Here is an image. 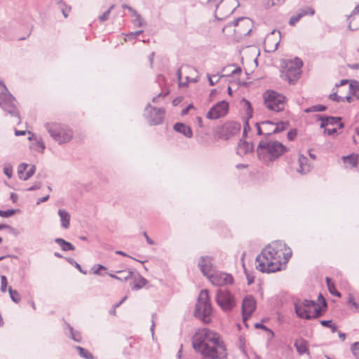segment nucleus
<instances>
[{
    "mask_svg": "<svg viewBox=\"0 0 359 359\" xmlns=\"http://www.w3.org/2000/svg\"><path fill=\"white\" fill-rule=\"evenodd\" d=\"M294 346L299 354L302 355L306 353H309L307 342L306 340L303 339L297 340L294 343Z\"/></svg>",
    "mask_w": 359,
    "mask_h": 359,
    "instance_id": "obj_28",
    "label": "nucleus"
},
{
    "mask_svg": "<svg viewBox=\"0 0 359 359\" xmlns=\"http://www.w3.org/2000/svg\"><path fill=\"white\" fill-rule=\"evenodd\" d=\"M212 313V308L210 304L208 291L207 290H201L196 304L194 314L203 323L207 324L211 321L210 316Z\"/></svg>",
    "mask_w": 359,
    "mask_h": 359,
    "instance_id": "obj_8",
    "label": "nucleus"
},
{
    "mask_svg": "<svg viewBox=\"0 0 359 359\" xmlns=\"http://www.w3.org/2000/svg\"><path fill=\"white\" fill-rule=\"evenodd\" d=\"M44 128L53 140L58 144H67L73 139V130L65 124L49 122L44 124Z\"/></svg>",
    "mask_w": 359,
    "mask_h": 359,
    "instance_id": "obj_4",
    "label": "nucleus"
},
{
    "mask_svg": "<svg viewBox=\"0 0 359 359\" xmlns=\"http://www.w3.org/2000/svg\"><path fill=\"white\" fill-rule=\"evenodd\" d=\"M198 266L203 274L208 277L211 273L215 271L210 257H201L198 262Z\"/></svg>",
    "mask_w": 359,
    "mask_h": 359,
    "instance_id": "obj_19",
    "label": "nucleus"
},
{
    "mask_svg": "<svg viewBox=\"0 0 359 359\" xmlns=\"http://www.w3.org/2000/svg\"><path fill=\"white\" fill-rule=\"evenodd\" d=\"M143 236H144L145 239H146V241L147 242L148 244L149 245H154V241L153 240H151L147 235V232H144L143 233Z\"/></svg>",
    "mask_w": 359,
    "mask_h": 359,
    "instance_id": "obj_62",
    "label": "nucleus"
},
{
    "mask_svg": "<svg viewBox=\"0 0 359 359\" xmlns=\"http://www.w3.org/2000/svg\"><path fill=\"white\" fill-rule=\"evenodd\" d=\"M208 81H209L210 86H211L216 84L219 80V78H217V75L210 76V74H208Z\"/></svg>",
    "mask_w": 359,
    "mask_h": 359,
    "instance_id": "obj_53",
    "label": "nucleus"
},
{
    "mask_svg": "<svg viewBox=\"0 0 359 359\" xmlns=\"http://www.w3.org/2000/svg\"><path fill=\"white\" fill-rule=\"evenodd\" d=\"M70 7L65 6V8H62V12L65 18H67L68 15V13L70 11Z\"/></svg>",
    "mask_w": 359,
    "mask_h": 359,
    "instance_id": "obj_64",
    "label": "nucleus"
},
{
    "mask_svg": "<svg viewBox=\"0 0 359 359\" xmlns=\"http://www.w3.org/2000/svg\"><path fill=\"white\" fill-rule=\"evenodd\" d=\"M28 167H29V165L27 163H22L18 165V175L20 180H26V178H25L26 172H25L27 170Z\"/></svg>",
    "mask_w": 359,
    "mask_h": 359,
    "instance_id": "obj_35",
    "label": "nucleus"
},
{
    "mask_svg": "<svg viewBox=\"0 0 359 359\" xmlns=\"http://www.w3.org/2000/svg\"><path fill=\"white\" fill-rule=\"evenodd\" d=\"M275 34L276 30H273L265 39L264 45L268 48L269 52L276 50L280 41V32H277V36H275Z\"/></svg>",
    "mask_w": 359,
    "mask_h": 359,
    "instance_id": "obj_17",
    "label": "nucleus"
},
{
    "mask_svg": "<svg viewBox=\"0 0 359 359\" xmlns=\"http://www.w3.org/2000/svg\"><path fill=\"white\" fill-rule=\"evenodd\" d=\"M135 38H136V36L134 34V33L133 32H130V33H129V34L126 35L125 41H130V40H133V39H134Z\"/></svg>",
    "mask_w": 359,
    "mask_h": 359,
    "instance_id": "obj_60",
    "label": "nucleus"
},
{
    "mask_svg": "<svg viewBox=\"0 0 359 359\" xmlns=\"http://www.w3.org/2000/svg\"><path fill=\"white\" fill-rule=\"evenodd\" d=\"M67 260L70 263L72 264V265H74L76 269H78L79 270V271L83 274H86L87 272L86 271H83L80 264H79L76 262H75L73 259L72 258H67Z\"/></svg>",
    "mask_w": 359,
    "mask_h": 359,
    "instance_id": "obj_52",
    "label": "nucleus"
},
{
    "mask_svg": "<svg viewBox=\"0 0 359 359\" xmlns=\"http://www.w3.org/2000/svg\"><path fill=\"white\" fill-rule=\"evenodd\" d=\"M122 7H123V8L127 9L129 11H130L132 15L136 14V11L135 9H133L132 7H130V6H128L127 4H123V5H122Z\"/></svg>",
    "mask_w": 359,
    "mask_h": 359,
    "instance_id": "obj_63",
    "label": "nucleus"
},
{
    "mask_svg": "<svg viewBox=\"0 0 359 359\" xmlns=\"http://www.w3.org/2000/svg\"><path fill=\"white\" fill-rule=\"evenodd\" d=\"M41 187V182H36L32 187L27 189V191H34L39 189Z\"/></svg>",
    "mask_w": 359,
    "mask_h": 359,
    "instance_id": "obj_55",
    "label": "nucleus"
},
{
    "mask_svg": "<svg viewBox=\"0 0 359 359\" xmlns=\"http://www.w3.org/2000/svg\"><path fill=\"white\" fill-rule=\"evenodd\" d=\"M320 120V128H325L327 125L334 126L336 124L339 125V128H342L344 127V123L341 122L340 117L327 116L321 118Z\"/></svg>",
    "mask_w": 359,
    "mask_h": 359,
    "instance_id": "obj_23",
    "label": "nucleus"
},
{
    "mask_svg": "<svg viewBox=\"0 0 359 359\" xmlns=\"http://www.w3.org/2000/svg\"><path fill=\"white\" fill-rule=\"evenodd\" d=\"M302 17L301 16V14H299L297 11L295 15H292L290 20H289V24L291 26H294L297 22H298L300 19L302 18Z\"/></svg>",
    "mask_w": 359,
    "mask_h": 359,
    "instance_id": "obj_45",
    "label": "nucleus"
},
{
    "mask_svg": "<svg viewBox=\"0 0 359 359\" xmlns=\"http://www.w3.org/2000/svg\"><path fill=\"white\" fill-rule=\"evenodd\" d=\"M169 93V91H166L165 93H160L156 97H153L152 99V102H157V100L158 98H161V97H165Z\"/></svg>",
    "mask_w": 359,
    "mask_h": 359,
    "instance_id": "obj_58",
    "label": "nucleus"
},
{
    "mask_svg": "<svg viewBox=\"0 0 359 359\" xmlns=\"http://www.w3.org/2000/svg\"><path fill=\"white\" fill-rule=\"evenodd\" d=\"M133 16L135 17V18L133 20V23L135 27H140L144 24V20L142 18V16L137 13L136 11V14H133Z\"/></svg>",
    "mask_w": 359,
    "mask_h": 359,
    "instance_id": "obj_43",
    "label": "nucleus"
},
{
    "mask_svg": "<svg viewBox=\"0 0 359 359\" xmlns=\"http://www.w3.org/2000/svg\"><path fill=\"white\" fill-rule=\"evenodd\" d=\"M303 65L302 61L295 57L293 60H284L282 61L280 77L290 83L295 82L301 74V68Z\"/></svg>",
    "mask_w": 359,
    "mask_h": 359,
    "instance_id": "obj_6",
    "label": "nucleus"
},
{
    "mask_svg": "<svg viewBox=\"0 0 359 359\" xmlns=\"http://www.w3.org/2000/svg\"><path fill=\"white\" fill-rule=\"evenodd\" d=\"M329 98L333 101L339 102L344 101V97L337 95V93H333L329 95Z\"/></svg>",
    "mask_w": 359,
    "mask_h": 359,
    "instance_id": "obj_54",
    "label": "nucleus"
},
{
    "mask_svg": "<svg viewBox=\"0 0 359 359\" xmlns=\"http://www.w3.org/2000/svg\"><path fill=\"white\" fill-rule=\"evenodd\" d=\"M252 149V144H250L246 141L240 140L236 148V153L239 156H243L251 152Z\"/></svg>",
    "mask_w": 359,
    "mask_h": 359,
    "instance_id": "obj_21",
    "label": "nucleus"
},
{
    "mask_svg": "<svg viewBox=\"0 0 359 359\" xmlns=\"http://www.w3.org/2000/svg\"><path fill=\"white\" fill-rule=\"evenodd\" d=\"M348 88L349 94L359 98V83L358 81L351 82Z\"/></svg>",
    "mask_w": 359,
    "mask_h": 359,
    "instance_id": "obj_32",
    "label": "nucleus"
},
{
    "mask_svg": "<svg viewBox=\"0 0 359 359\" xmlns=\"http://www.w3.org/2000/svg\"><path fill=\"white\" fill-rule=\"evenodd\" d=\"M275 123L270 121H265L261 123H256L255 127L257 135L268 136L275 133Z\"/></svg>",
    "mask_w": 359,
    "mask_h": 359,
    "instance_id": "obj_18",
    "label": "nucleus"
},
{
    "mask_svg": "<svg viewBox=\"0 0 359 359\" xmlns=\"http://www.w3.org/2000/svg\"><path fill=\"white\" fill-rule=\"evenodd\" d=\"M239 23H241V27L246 26L249 27L250 26V19L248 18H238V19L233 21L232 25L234 27H239ZM251 31L250 28H248L246 30H242L241 27H238L236 32H238L241 35H248Z\"/></svg>",
    "mask_w": 359,
    "mask_h": 359,
    "instance_id": "obj_20",
    "label": "nucleus"
},
{
    "mask_svg": "<svg viewBox=\"0 0 359 359\" xmlns=\"http://www.w3.org/2000/svg\"><path fill=\"white\" fill-rule=\"evenodd\" d=\"M15 210L9 209L7 210H0V216L2 217H9L14 215Z\"/></svg>",
    "mask_w": 359,
    "mask_h": 359,
    "instance_id": "obj_49",
    "label": "nucleus"
},
{
    "mask_svg": "<svg viewBox=\"0 0 359 359\" xmlns=\"http://www.w3.org/2000/svg\"><path fill=\"white\" fill-rule=\"evenodd\" d=\"M229 104L225 101H221L212 107L208 112L206 117L210 120H215L224 116L228 111Z\"/></svg>",
    "mask_w": 359,
    "mask_h": 359,
    "instance_id": "obj_14",
    "label": "nucleus"
},
{
    "mask_svg": "<svg viewBox=\"0 0 359 359\" xmlns=\"http://www.w3.org/2000/svg\"><path fill=\"white\" fill-rule=\"evenodd\" d=\"M55 242L60 245V247L63 251H70L75 250L74 246L72 243L66 241L63 238H55Z\"/></svg>",
    "mask_w": 359,
    "mask_h": 359,
    "instance_id": "obj_30",
    "label": "nucleus"
},
{
    "mask_svg": "<svg viewBox=\"0 0 359 359\" xmlns=\"http://www.w3.org/2000/svg\"><path fill=\"white\" fill-rule=\"evenodd\" d=\"M287 151V148L277 140H262L257 146V152L260 161L269 165Z\"/></svg>",
    "mask_w": 359,
    "mask_h": 359,
    "instance_id": "obj_3",
    "label": "nucleus"
},
{
    "mask_svg": "<svg viewBox=\"0 0 359 359\" xmlns=\"http://www.w3.org/2000/svg\"><path fill=\"white\" fill-rule=\"evenodd\" d=\"M243 102L245 103V107H247V109H246V114L250 118H251L252 116V109L251 107V104H250V102L248 100H247L243 99Z\"/></svg>",
    "mask_w": 359,
    "mask_h": 359,
    "instance_id": "obj_50",
    "label": "nucleus"
},
{
    "mask_svg": "<svg viewBox=\"0 0 359 359\" xmlns=\"http://www.w3.org/2000/svg\"><path fill=\"white\" fill-rule=\"evenodd\" d=\"M58 215L60 217L61 226L65 229H67L70 226L71 216L69 213L65 209H60L58 210Z\"/></svg>",
    "mask_w": 359,
    "mask_h": 359,
    "instance_id": "obj_24",
    "label": "nucleus"
},
{
    "mask_svg": "<svg viewBox=\"0 0 359 359\" xmlns=\"http://www.w3.org/2000/svg\"><path fill=\"white\" fill-rule=\"evenodd\" d=\"M68 327L70 331L71 338L76 342H80L81 341V335L80 332L74 330V328L70 325H68Z\"/></svg>",
    "mask_w": 359,
    "mask_h": 359,
    "instance_id": "obj_42",
    "label": "nucleus"
},
{
    "mask_svg": "<svg viewBox=\"0 0 359 359\" xmlns=\"http://www.w3.org/2000/svg\"><path fill=\"white\" fill-rule=\"evenodd\" d=\"M4 173L8 177L11 178L13 175V168L10 164H6L4 166Z\"/></svg>",
    "mask_w": 359,
    "mask_h": 359,
    "instance_id": "obj_47",
    "label": "nucleus"
},
{
    "mask_svg": "<svg viewBox=\"0 0 359 359\" xmlns=\"http://www.w3.org/2000/svg\"><path fill=\"white\" fill-rule=\"evenodd\" d=\"M114 5L111 6L107 11H105L102 15H100L98 18L100 21L104 22L107 20L109 18L111 11L114 8Z\"/></svg>",
    "mask_w": 359,
    "mask_h": 359,
    "instance_id": "obj_46",
    "label": "nucleus"
},
{
    "mask_svg": "<svg viewBox=\"0 0 359 359\" xmlns=\"http://www.w3.org/2000/svg\"><path fill=\"white\" fill-rule=\"evenodd\" d=\"M255 309L256 302L254 298L252 296L246 297L242 304L243 318L245 321L251 316Z\"/></svg>",
    "mask_w": 359,
    "mask_h": 359,
    "instance_id": "obj_16",
    "label": "nucleus"
},
{
    "mask_svg": "<svg viewBox=\"0 0 359 359\" xmlns=\"http://www.w3.org/2000/svg\"><path fill=\"white\" fill-rule=\"evenodd\" d=\"M133 285H131L132 290H138L142 288L147 283V280L138 273H133Z\"/></svg>",
    "mask_w": 359,
    "mask_h": 359,
    "instance_id": "obj_26",
    "label": "nucleus"
},
{
    "mask_svg": "<svg viewBox=\"0 0 359 359\" xmlns=\"http://www.w3.org/2000/svg\"><path fill=\"white\" fill-rule=\"evenodd\" d=\"M215 300L219 306L224 311H229L236 306V300L233 295L226 290H218Z\"/></svg>",
    "mask_w": 359,
    "mask_h": 359,
    "instance_id": "obj_10",
    "label": "nucleus"
},
{
    "mask_svg": "<svg viewBox=\"0 0 359 359\" xmlns=\"http://www.w3.org/2000/svg\"><path fill=\"white\" fill-rule=\"evenodd\" d=\"M297 12L301 14L302 17H304L306 15H313L315 14V10L310 6H305L302 8L299 9Z\"/></svg>",
    "mask_w": 359,
    "mask_h": 359,
    "instance_id": "obj_37",
    "label": "nucleus"
},
{
    "mask_svg": "<svg viewBox=\"0 0 359 359\" xmlns=\"http://www.w3.org/2000/svg\"><path fill=\"white\" fill-rule=\"evenodd\" d=\"M359 14V4L356 5L350 15L348 16V19L352 15Z\"/></svg>",
    "mask_w": 359,
    "mask_h": 359,
    "instance_id": "obj_61",
    "label": "nucleus"
},
{
    "mask_svg": "<svg viewBox=\"0 0 359 359\" xmlns=\"http://www.w3.org/2000/svg\"><path fill=\"white\" fill-rule=\"evenodd\" d=\"M264 104L269 110L280 111L285 107V97L273 90H268L264 94Z\"/></svg>",
    "mask_w": 359,
    "mask_h": 359,
    "instance_id": "obj_9",
    "label": "nucleus"
},
{
    "mask_svg": "<svg viewBox=\"0 0 359 359\" xmlns=\"http://www.w3.org/2000/svg\"><path fill=\"white\" fill-rule=\"evenodd\" d=\"M289 123L287 121H280L274 125L275 133H280L287 129Z\"/></svg>",
    "mask_w": 359,
    "mask_h": 359,
    "instance_id": "obj_38",
    "label": "nucleus"
},
{
    "mask_svg": "<svg viewBox=\"0 0 359 359\" xmlns=\"http://www.w3.org/2000/svg\"><path fill=\"white\" fill-rule=\"evenodd\" d=\"M238 5L237 0H222L217 5L215 18L220 20L224 19L233 13Z\"/></svg>",
    "mask_w": 359,
    "mask_h": 359,
    "instance_id": "obj_11",
    "label": "nucleus"
},
{
    "mask_svg": "<svg viewBox=\"0 0 359 359\" xmlns=\"http://www.w3.org/2000/svg\"><path fill=\"white\" fill-rule=\"evenodd\" d=\"M29 169L27 170L25 173L26 180L30 178L35 172L36 167L34 165H29Z\"/></svg>",
    "mask_w": 359,
    "mask_h": 359,
    "instance_id": "obj_48",
    "label": "nucleus"
},
{
    "mask_svg": "<svg viewBox=\"0 0 359 359\" xmlns=\"http://www.w3.org/2000/svg\"><path fill=\"white\" fill-rule=\"evenodd\" d=\"M7 287V279L6 277L4 275L1 276V291L2 292H5L6 291Z\"/></svg>",
    "mask_w": 359,
    "mask_h": 359,
    "instance_id": "obj_51",
    "label": "nucleus"
},
{
    "mask_svg": "<svg viewBox=\"0 0 359 359\" xmlns=\"http://www.w3.org/2000/svg\"><path fill=\"white\" fill-rule=\"evenodd\" d=\"M284 0H267V4L270 6L281 4Z\"/></svg>",
    "mask_w": 359,
    "mask_h": 359,
    "instance_id": "obj_56",
    "label": "nucleus"
},
{
    "mask_svg": "<svg viewBox=\"0 0 359 359\" xmlns=\"http://www.w3.org/2000/svg\"><path fill=\"white\" fill-rule=\"evenodd\" d=\"M292 256V250L286 244L276 241L267 245L256 258L257 270L262 273L281 271Z\"/></svg>",
    "mask_w": 359,
    "mask_h": 359,
    "instance_id": "obj_1",
    "label": "nucleus"
},
{
    "mask_svg": "<svg viewBox=\"0 0 359 359\" xmlns=\"http://www.w3.org/2000/svg\"><path fill=\"white\" fill-rule=\"evenodd\" d=\"M297 135L296 130H290L287 133V139L293 140Z\"/></svg>",
    "mask_w": 359,
    "mask_h": 359,
    "instance_id": "obj_59",
    "label": "nucleus"
},
{
    "mask_svg": "<svg viewBox=\"0 0 359 359\" xmlns=\"http://www.w3.org/2000/svg\"><path fill=\"white\" fill-rule=\"evenodd\" d=\"M164 114V109L153 107L150 103H148L145 107L144 116L150 125L156 126L163 122Z\"/></svg>",
    "mask_w": 359,
    "mask_h": 359,
    "instance_id": "obj_12",
    "label": "nucleus"
},
{
    "mask_svg": "<svg viewBox=\"0 0 359 359\" xmlns=\"http://www.w3.org/2000/svg\"><path fill=\"white\" fill-rule=\"evenodd\" d=\"M194 350L205 359H224L227 355L221 336L209 329L199 330L193 337Z\"/></svg>",
    "mask_w": 359,
    "mask_h": 359,
    "instance_id": "obj_2",
    "label": "nucleus"
},
{
    "mask_svg": "<svg viewBox=\"0 0 359 359\" xmlns=\"http://www.w3.org/2000/svg\"><path fill=\"white\" fill-rule=\"evenodd\" d=\"M11 299L15 303H18L21 300V297L17 290H13L11 287L8 288Z\"/></svg>",
    "mask_w": 359,
    "mask_h": 359,
    "instance_id": "obj_40",
    "label": "nucleus"
},
{
    "mask_svg": "<svg viewBox=\"0 0 359 359\" xmlns=\"http://www.w3.org/2000/svg\"><path fill=\"white\" fill-rule=\"evenodd\" d=\"M156 315L155 313H154L152 315V318H151V335H152V337H154V327H155V320H156Z\"/></svg>",
    "mask_w": 359,
    "mask_h": 359,
    "instance_id": "obj_57",
    "label": "nucleus"
},
{
    "mask_svg": "<svg viewBox=\"0 0 359 359\" xmlns=\"http://www.w3.org/2000/svg\"><path fill=\"white\" fill-rule=\"evenodd\" d=\"M242 69L239 67H235L234 65H229L222 69L223 74L219 78L224 76H236V74H241Z\"/></svg>",
    "mask_w": 359,
    "mask_h": 359,
    "instance_id": "obj_27",
    "label": "nucleus"
},
{
    "mask_svg": "<svg viewBox=\"0 0 359 359\" xmlns=\"http://www.w3.org/2000/svg\"><path fill=\"white\" fill-rule=\"evenodd\" d=\"M76 349L79 351V354L81 357L85 359H93L94 357L91 353H90L88 350L81 347L76 346Z\"/></svg>",
    "mask_w": 359,
    "mask_h": 359,
    "instance_id": "obj_36",
    "label": "nucleus"
},
{
    "mask_svg": "<svg viewBox=\"0 0 359 359\" xmlns=\"http://www.w3.org/2000/svg\"><path fill=\"white\" fill-rule=\"evenodd\" d=\"M241 130V124L235 121H229L225 123L219 132V137L222 139L229 140L232 136L239 133Z\"/></svg>",
    "mask_w": 359,
    "mask_h": 359,
    "instance_id": "obj_15",
    "label": "nucleus"
},
{
    "mask_svg": "<svg viewBox=\"0 0 359 359\" xmlns=\"http://www.w3.org/2000/svg\"><path fill=\"white\" fill-rule=\"evenodd\" d=\"M351 351L355 359H359V342H355L352 344Z\"/></svg>",
    "mask_w": 359,
    "mask_h": 359,
    "instance_id": "obj_44",
    "label": "nucleus"
},
{
    "mask_svg": "<svg viewBox=\"0 0 359 359\" xmlns=\"http://www.w3.org/2000/svg\"><path fill=\"white\" fill-rule=\"evenodd\" d=\"M326 283H327V288H328L330 292L334 296L340 297L341 293L337 291L334 283H332L330 278L326 277Z\"/></svg>",
    "mask_w": 359,
    "mask_h": 359,
    "instance_id": "obj_34",
    "label": "nucleus"
},
{
    "mask_svg": "<svg viewBox=\"0 0 359 359\" xmlns=\"http://www.w3.org/2000/svg\"><path fill=\"white\" fill-rule=\"evenodd\" d=\"M0 107L15 118L14 122L17 125L20 124L21 118L18 109V102L2 81H0Z\"/></svg>",
    "mask_w": 359,
    "mask_h": 359,
    "instance_id": "obj_5",
    "label": "nucleus"
},
{
    "mask_svg": "<svg viewBox=\"0 0 359 359\" xmlns=\"http://www.w3.org/2000/svg\"><path fill=\"white\" fill-rule=\"evenodd\" d=\"M342 158H343L344 163L346 165H349V167L351 168H355L358 165V155L352 154L346 156H343Z\"/></svg>",
    "mask_w": 359,
    "mask_h": 359,
    "instance_id": "obj_29",
    "label": "nucleus"
},
{
    "mask_svg": "<svg viewBox=\"0 0 359 359\" xmlns=\"http://www.w3.org/2000/svg\"><path fill=\"white\" fill-rule=\"evenodd\" d=\"M320 324L323 326H324V327L330 328L332 332H333V333L336 332L337 330V325L334 323H333L331 320H320Z\"/></svg>",
    "mask_w": 359,
    "mask_h": 359,
    "instance_id": "obj_41",
    "label": "nucleus"
},
{
    "mask_svg": "<svg viewBox=\"0 0 359 359\" xmlns=\"http://www.w3.org/2000/svg\"><path fill=\"white\" fill-rule=\"evenodd\" d=\"M326 109L327 107L323 104H316L304 109V112L310 113L314 111H324L326 110Z\"/></svg>",
    "mask_w": 359,
    "mask_h": 359,
    "instance_id": "obj_39",
    "label": "nucleus"
},
{
    "mask_svg": "<svg viewBox=\"0 0 359 359\" xmlns=\"http://www.w3.org/2000/svg\"><path fill=\"white\" fill-rule=\"evenodd\" d=\"M299 168L297 171L302 174H306L311 171V165L309 163V159L304 155H299L298 158Z\"/></svg>",
    "mask_w": 359,
    "mask_h": 359,
    "instance_id": "obj_22",
    "label": "nucleus"
},
{
    "mask_svg": "<svg viewBox=\"0 0 359 359\" xmlns=\"http://www.w3.org/2000/svg\"><path fill=\"white\" fill-rule=\"evenodd\" d=\"M294 309L297 315L304 319H314L320 316V306L313 300L304 299L294 303Z\"/></svg>",
    "mask_w": 359,
    "mask_h": 359,
    "instance_id": "obj_7",
    "label": "nucleus"
},
{
    "mask_svg": "<svg viewBox=\"0 0 359 359\" xmlns=\"http://www.w3.org/2000/svg\"><path fill=\"white\" fill-rule=\"evenodd\" d=\"M207 278L212 285L216 286L229 285L233 281L231 274L217 270L211 273Z\"/></svg>",
    "mask_w": 359,
    "mask_h": 359,
    "instance_id": "obj_13",
    "label": "nucleus"
},
{
    "mask_svg": "<svg viewBox=\"0 0 359 359\" xmlns=\"http://www.w3.org/2000/svg\"><path fill=\"white\" fill-rule=\"evenodd\" d=\"M45 147V144L41 138L35 139V143H34L32 145V149L42 154L43 153Z\"/></svg>",
    "mask_w": 359,
    "mask_h": 359,
    "instance_id": "obj_33",
    "label": "nucleus"
},
{
    "mask_svg": "<svg viewBox=\"0 0 359 359\" xmlns=\"http://www.w3.org/2000/svg\"><path fill=\"white\" fill-rule=\"evenodd\" d=\"M116 272L121 274L116 278V280L120 281H126L133 276V272L130 270L118 271Z\"/></svg>",
    "mask_w": 359,
    "mask_h": 359,
    "instance_id": "obj_31",
    "label": "nucleus"
},
{
    "mask_svg": "<svg viewBox=\"0 0 359 359\" xmlns=\"http://www.w3.org/2000/svg\"><path fill=\"white\" fill-rule=\"evenodd\" d=\"M173 128L175 131L183 134L186 137L191 138L193 135L191 128L184 123H177Z\"/></svg>",
    "mask_w": 359,
    "mask_h": 359,
    "instance_id": "obj_25",
    "label": "nucleus"
}]
</instances>
